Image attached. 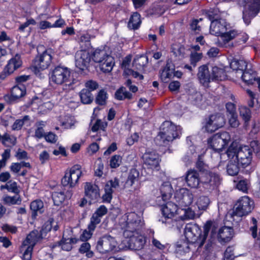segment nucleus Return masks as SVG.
I'll return each mask as SVG.
<instances>
[{"label": "nucleus", "mask_w": 260, "mask_h": 260, "mask_svg": "<svg viewBox=\"0 0 260 260\" xmlns=\"http://www.w3.org/2000/svg\"><path fill=\"white\" fill-rule=\"evenodd\" d=\"M30 120L28 115L23 116L21 119H18L15 121L12 126V128L14 131H18L21 129L22 126L26 123L28 122Z\"/></svg>", "instance_id": "nucleus-43"}, {"label": "nucleus", "mask_w": 260, "mask_h": 260, "mask_svg": "<svg viewBox=\"0 0 260 260\" xmlns=\"http://www.w3.org/2000/svg\"><path fill=\"white\" fill-rule=\"evenodd\" d=\"M52 59V51L46 49L36 56L34 62V67L38 71H44L49 67Z\"/></svg>", "instance_id": "nucleus-13"}, {"label": "nucleus", "mask_w": 260, "mask_h": 260, "mask_svg": "<svg viewBox=\"0 0 260 260\" xmlns=\"http://www.w3.org/2000/svg\"><path fill=\"white\" fill-rule=\"evenodd\" d=\"M172 52L178 59H181L187 54V49L180 43H174L172 46Z\"/></svg>", "instance_id": "nucleus-31"}, {"label": "nucleus", "mask_w": 260, "mask_h": 260, "mask_svg": "<svg viewBox=\"0 0 260 260\" xmlns=\"http://www.w3.org/2000/svg\"><path fill=\"white\" fill-rule=\"evenodd\" d=\"M210 203V200L208 197L202 196L198 198L196 205L199 210H205L208 208Z\"/></svg>", "instance_id": "nucleus-40"}, {"label": "nucleus", "mask_w": 260, "mask_h": 260, "mask_svg": "<svg viewBox=\"0 0 260 260\" xmlns=\"http://www.w3.org/2000/svg\"><path fill=\"white\" fill-rule=\"evenodd\" d=\"M9 191L18 194L19 192V190L17 187V183L12 180L7 182L5 186Z\"/></svg>", "instance_id": "nucleus-53"}, {"label": "nucleus", "mask_w": 260, "mask_h": 260, "mask_svg": "<svg viewBox=\"0 0 260 260\" xmlns=\"http://www.w3.org/2000/svg\"><path fill=\"white\" fill-rule=\"evenodd\" d=\"M115 96L118 100H123L125 99H131L132 94L128 92L125 88L121 87L116 91Z\"/></svg>", "instance_id": "nucleus-42"}, {"label": "nucleus", "mask_w": 260, "mask_h": 260, "mask_svg": "<svg viewBox=\"0 0 260 260\" xmlns=\"http://www.w3.org/2000/svg\"><path fill=\"white\" fill-rule=\"evenodd\" d=\"M217 226L211 221H208L203 226L204 231L201 233L199 226L196 224H188L184 229V235L187 241L191 246L201 247L205 243L210 234V238L208 239V243L206 245L207 249L211 246L214 238Z\"/></svg>", "instance_id": "nucleus-1"}, {"label": "nucleus", "mask_w": 260, "mask_h": 260, "mask_svg": "<svg viewBox=\"0 0 260 260\" xmlns=\"http://www.w3.org/2000/svg\"><path fill=\"white\" fill-rule=\"evenodd\" d=\"M43 202L41 200H36L32 202L30 204V209L35 212H39L42 213L43 212Z\"/></svg>", "instance_id": "nucleus-51"}, {"label": "nucleus", "mask_w": 260, "mask_h": 260, "mask_svg": "<svg viewBox=\"0 0 260 260\" xmlns=\"http://www.w3.org/2000/svg\"><path fill=\"white\" fill-rule=\"evenodd\" d=\"M173 188L169 182H164L160 187L161 199L164 201L169 200L172 194Z\"/></svg>", "instance_id": "nucleus-33"}, {"label": "nucleus", "mask_w": 260, "mask_h": 260, "mask_svg": "<svg viewBox=\"0 0 260 260\" xmlns=\"http://www.w3.org/2000/svg\"><path fill=\"white\" fill-rule=\"evenodd\" d=\"M94 231H91L90 229L85 230L80 236V239L82 241H86L91 237Z\"/></svg>", "instance_id": "nucleus-61"}, {"label": "nucleus", "mask_w": 260, "mask_h": 260, "mask_svg": "<svg viewBox=\"0 0 260 260\" xmlns=\"http://www.w3.org/2000/svg\"><path fill=\"white\" fill-rule=\"evenodd\" d=\"M212 81H222L226 78L225 70L216 66L212 67Z\"/></svg>", "instance_id": "nucleus-32"}, {"label": "nucleus", "mask_w": 260, "mask_h": 260, "mask_svg": "<svg viewBox=\"0 0 260 260\" xmlns=\"http://www.w3.org/2000/svg\"><path fill=\"white\" fill-rule=\"evenodd\" d=\"M174 199L179 206L181 207H186L192 203L193 196L190 190L187 188H182L176 190Z\"/></svg>", "instance_id": "nucleus-15"}, {"label": "nucleus", "mask_w": 260, "mask_h": 260, "mask_svg": "<svg viewBox=\"0 0 260 260\" xmlns=\"http://www.w3.org/2000/svg\"><path fill=\"white\" fill-rule=\"evenodd\" d=\"M189 243L185 241H178L176 245V252L179 255H183L188 252L190 248V245H191V243L189 244Z\"/></svg>", "instance_id": "nucleus-35"}, {"label": "nucleus", "mask_w": 260, "mask_h": 260, "mask_svg": "<svg viewBox=\"0 0 260 260\" xmlns=\"http://www.w3.org/2000/svg\"><path fill=\"white\" fill-rule=\"evenodd\" d=\"M16 138L13 136L6 133L3 136L2 143L6 147H12L16 144Z\"/></svg>", "instance_id": "nucleus-44"}, {"label": "nucleus", "mask_w": 260, "mask_h": 260, "mask_svg": "<svg viewBox=\"0 0 260 260\" xmlns=\"http://www.w3.org/2000/svg\"><path fill=\"white\" fill-rule=\"evenodd\" d=\"M141 178L139 171L136 168L131 169L128 173L125 184L128 186H132L138 182Z\"/></svg>", "instance_id": "nucleus-30"}, {"label": "nucleus", "mask_w": 260, "mask_h": 260, "mask_svg": "<svg viewBox=\"0 0 260 260\" xmlns=\"http://www.w3.org/2000/svg\"><path fill=\"white\" fill-rule=\"evenodd\" d=\"M182 128L179 125H176L169 121H166L162 123L160 128V132L156 138L162 142L159 145H166L168 143L179 138L181 135Z\"/></svg>", "instance_id": "nucleus-5"}, {"label": "nucleus", "mask_w": 260, "mask_h": 260, "mask_svg": "<svg viewBox=\"0 0 260 260\" xmlns=\"http://www.w3.org/2000/svg\"><path fill=\"white\" fill-rule=\"evenodd\" d=\"M36 21L33 18L27 19L26 21L20 24L18 28V30L20 32H24L25 29L29 25H36Z\"/></svg>", "instance_id": "nucleus-59"}, {"label": "nucleus", "mask_w": 260, "mask_h": 260, "mask_svg": "<svg viewBox=\"0 0 260 260\" xmlns=\"http://www.w3.org/2000/svg\"><path fill=\"white\" fill-rule=\"evenodd\" d=\"M107 208L104 205H101L93 214L101 219L107 213Z\"/></svg>", "instance_id": "nucleus-60"}, {"label": "nucleus", "mask_w": 260, "mask_h": 260, "mask_svg": "<svg viewBox=\"0 0 260 260\" xmlns=\"http://www.w3.org/2000/svg\"><path fill=\"white\" fill-rule=\"evenodd\" d=\"M144 163L152 170H158L159 157L158 155L154 152H146L143 155Z\"/></svg>", "instance_id": "nucleus-19"}, {"label": "nucleus", "mask_w": 260, "mask_h": 260, "mask_svg": "<svg viewBox=\"0 0 260 260\" xmlns=\"http://www.w3.org/2000/svg\"><path fill=\"white\" fill-rule=\"evenodd\" d=\"M119 225L123 231L125 237H129L137 234L140 231L144 225V221L142 217L135 212H129L124 214L119 219Z\"/></svg>", "instance_id": "nucleus-3"}, {"label": "nucleus", "mask_w": 260, "mask_h": 260, "mask_svg": "<svg viewBox=\"0 0 260 260\" xmlns=\"http://www.w3.org/2000/svg\"><path fill=\"white\" fill-rule=\"evenodd\" d=\"M108 55L104 49H96L92 54V59L96 63L101 62Z\"/></svg>", "instance_id": "nucleus-39"}, {"label": "nucleus", "mask_w": 260, "mask_h": 260, "mask_svg": "<svg viewBox=\"0 0 260 260\" xmlns=\"http://www.w3.org/2000/svg\"><path fill=\"white\" fill-rule=\"evenodd\" d=\"M100 68L105 73L110 72L114 66V58L108 54L101 62H99Z\"/></svg>", "instance_id": "nucleus-29"}, {"label": "nucleus", "mask_w": 260, "mask_h": 260, "mask_svg": "<svg viewBox=\"0 0 260 260\" xmlns=\"http://www.w3.org/2000/svg\"><path fill=\"white\" fill-rule=\"evenodd\" d=\"M80 97L82 103L90 104L93 100V96L91 92L87 89H83L80 92Z\"/></svg>", "instance_id": "nucleus-38"}, {"label": "nucleus", "mask_w": 260, "mask_h": 260, "mask_svg": "<svg viewBox=\"0 0 260 260\" xmlns=\"http://www.w3.org/2000/svg\"><path fill=\"white\" fill-rule=\"evenodd\" d=\"M234 250L233 247H229L224 252L223 260H233Z\"/></svg>", "instance_id": "nucleus-64"}, {"label": "nucleus", "mask_w": 260, "mask_h": 260, "mask_svg": "<svg viewBox=\"0 0 260 260\" xmlns=\"http://www.w3.org/2000/svg\"><path fill=\"white\" fill-rule=\"evenodd\" d=\"M178 206L172 202L162 205L161 212L165 218H172L178 212Z\"/></svg>", "instance_id": "nucleus-26"}, {"label": "nucleus", "mask_w": 260, "mask_h": 260, "mask_svg": "<svg viewBox=\"0 0 260 260\" xmlns=\"http://www.w3.org/2000/svg\"><path fill=\"white\" fill-rule=\"evenodd\" d=\"M40 233L37 230L31 232L27 236L20 247V252L22 254L21 257L23 260H31L34 247L40 239Z\"/></svg>", "instance_id": "nucleus-6"}, {"label": "nucleus", "mask_w": 260, "mask_h": 260, "mask_svg": "<svg viewBox=\"0 0 260 260\" xmlns=\"http://www.w3.org/2000/svg\"><path fill=\"white\" fill-rule=\"evenodd\" d=\"M3 201L5 204L8 205H19L21 202L20 198L17 195L13 197L6 196L4 197Z\"/></svg>", "instance_id": "nucleus-45"}, {"label": "nucleus", "mask_w": 260, "mask_h": 260, "mask_svg": "<svg viewBox=\"0 0 260 260\" xmlns=\"http://www.w3.org/2000/svg\"><path fill=\"white\" fill-rule=\"evenodd\" d=\"M226 154L229 159L235 162L237 160L238 164L243 168L249 166L252 158V151L247 145L236 148L233 144L228 149Z\"/></svg>", "instance_id": "nucleus-4"}, {"label": "nucleus", "mask_w": 260, "mask_h": 260, "mask_svg": "<svg viewBox=\"0 0 260 260\" xmlns=\"http://www.w3.org/2000/svg\"><path fill=\"white\" fill-rule=\"evenodd\" d=\"M219 175L213 170H207L202 173L201 183L208 191L215 189L220 183Z\"/></svg>", "instance_id": "nucleus-7"}, {"label": "nucleus", "mask_w": 260, "mask_h": 260, "mask_svg": "<svg viewBox=\"0 0 260 260\" xmlns=\"http://www.w3.org/2000/svg\"><path fill=\"white\" fill-rule=\"evenodd\" d=\"M71 72L66 67L57 66L51 72L50 81L57 85L67 83L70 78Z\"/></svg>", "instance_id": "nucleus-11"}, {"label": "nucleus", "mask_w": 260, "mask_h": 260, "mask_svg": "<svg viewBox=\"0 0 260 260\" xmlns=\"http://www.w3.org/2000/svg\"><path fill=\"white\" fill-rule=\"evenodd\" d=\"M119 186L118 180L116 178L112 179L106 183L105 186V194L103 196V200L109 202L112 198V193L114 189Z\"/></svg>", "instance_id": "nucleus-25"}, {"label": "nucleus", "mask_w": 260, "mask_h": 260, "mask_svg": "<svg viewBox=\"0 0 260 260\" xmlns=\"http://www.w3.org/2000/svg\"><path fill=\"white\" fill-rule=\"evenodd\" d=\"M243 12L244 22L248 25L251 18L254 17L260 10V0H250L245 5Z\"/></svg>", "instance_id": "nucleus-14"}, {"label": "nucleus", "mask_w": 260, "mask_h": 260, "mask_svg": "<svg viewBox=\"0 0 260 260\" xmlns=\"http://www.w3.org/2000/svg\"><path fill=\"white\" fill-rule=\"evenodd\" d=\"M107 126V123L106 122L98 119L91 126V129L93 132H97L99 130L105 131Z\"/></svg>", "instance_id": "nucleus-50"}, {"label": "nucleus", "mask_w": 260, "mask_h": 260, "mask_svg": "<svg viewBox=\"0 0 260 260\" xmlns=\"http://www.w3.org/2000/svg\"><path fill=\"white\" fill-rule=\"evenodd\" d=\"M231 141L229 133L223 132L217 133L208 140V144L213 150L220 151L226 146Z\"/></svg>", "instance_id": "nucleus-9"}, {"label": "nucleus", "mask_w": 260, "mask_h": 260, "mask_svg": "<svg viewBox=\"0 0 260 260\" xmlns=\"http://www.w3.org/2000/svg\"><path fill=\"white\" fill-rule=\"evenodd\" d=\"M202 58V53L199 52H191L190 55V63L193 67L196 66V63Z\"/></svg>", "instance_id": "nucleus-54"}, {"label": "nucleus", "mask_w": 260, "mask_h": 260, "mask_svg": "<svg viewBox=\"0 0 260 260\" xmlns=\"http://www.w3.org/2000/svg\"><path fill=\"white\" fill-rule=\"evenodd\" d=\"M148 62V58L145 55L137 56L134 59L133 66L139 71L143 70L144 67Z\"/></svg>", "instance_id": "nucleus-36"}, {"label": "nucleus", "mask_w": 260, "mask_h": 260, "mask_svg": "<svg viewBox=\"0 0 260 260\" xmlns=\"http://www.w3.org/2000/svg\"><path fill=\"white\" fill-rule=\"evenodd\" d=\"M197 76L200 82L205 86L212 81V72H210L207 65H203L199 68Z\"/></svg>", "instance_id": "nucleus-22"}, {"label": "nucleus", "mask_w": 260, "mask_h": 260, "mask_svg": "<svg viewBox=\"0 0 260 260\" xmlns=\"http://www.w3.org/2000/svg\"><path fill=\"white\" fill-rule=\"evenodd\" d=\"M230 160L227 166V173L229 175L235 176L238 174L239 171V166L237 160L235 162L233 159H230Z\"/></svg>", "instance_id": "nucleus-37"}, {"label": "nucleus", "mask_w": 260, "mask_h": 260, "mask_svg": "<svg viewBox=\"0 0 260 260\" xmlns=\"http://www.w3.org/2000/svg\"><path fill=\"white\" fill-rule=\"evenodd\" d=\"M202 19H200L199 20L194 19L192 21L190 24V29L192 31H194L195 33H199L201 31V26L198 24L199 21H201Z\"/></svg>", "instance_id": "nucleus-62"}, {"label": "nucleus", "mask_w": 260, "mask_h": 260, "mask_svg": "<svg viewBox=\"0 0 260 260\" xmlns=\"http://www.w3.org/2000/svg\"><path fill=\"white\" fill-rule=\"evenodd\" d=\"M101 221V218L93 214L90 218V223L88 225V229H90L91 231H94L96 225L100 223Z\"/></svg>", "instance_id": "nucleus-56"}, {"label": "nucleus", "mask_w": 260, "mask_h": 260, "mask_svg": "<svg viewBox=\"0 0 260 260\" xmlns=\"http://www.w3.org/2000/svg\"><path fill=\"white\" fill-rule=\"evenodd\" d=\"M22 65V60L20 55L16 54L10 59L5 66L3 71L0 74V78L5 79L7 76L12 74Z\"/></svg>", "instance_id": "nucleus-17"}, {"label": "nucleus", "mask_w": 260, "mask_h": 260, "mask_svg": "<svg viewBox=\"0 0 260 260\" xmlns=\"http://www.w3.org/2000/svg\"><path fill=\"white\" fill-rule=\"evenodd\" d=\"M185 180L188 186L196 188L201 183V177L197 171L190 170L186 174Z\"/></svg>", "instance_id": "nucleus-24"}, {"label": "nucleus", "mask_w": 260, "mask_h": 260, "mask_svg": "<svg viewBox=\"0 0 260 260\" xmlns=\"http://www.w3.org/2000/svg\"><path fill=\"white\" fill-rule=\"evenodd\" d=\"M96 248L101 253L116 251L118 249V243L114 237L106 234L98 239Z\"/></svg>", "instance_id": "nucleus-8"}, {"label": "nucleus", "mask_w": 260, "mask_h": 260, "mask_svg": "<svg viewBox=\"0 0 260 260\" xmlns=\"http://www.w3.org/2000/svg\"><path fill=\"white\" fill-rule=\"evenodd\" d=\"M108 97L107 92L105 90L102 89L98 92L95 99V102L98 105H104L106 103Z\"/></svg>", "instance_id": "nucleus-48"}, {"label": "nucleus", "mask_w": 260, "mask_h": 260, "mask_svg": "<svg viewBox=\"0 0 260 260\" xmlns=\"http://www.w3.org/2000/svg\"><path fill=\"white\" fill-rule=\"evenodd\" d=\"M54 204L56 206H59L64 200L65 196L63 192L54 191L52 194Z\"/></svg>", "instance_id": "nucleus-46"}, {"label": "nucleus", "mask_w": 260, "mask_h": 260, "mask_svg": "<svg viewBox=\"0 0 260 260\" xmlns=\"http://www.w3.org/2000/svg\"><path fill=\"white\" fill-rule=\"evenodd\" d=\"M239 114L245 122V126H247V123L251 118V111L245 106H241L239 108Z\"/></svg>", "instance_id": "nucleus-41"}, {"label": "nucleus", "mask_w": 260, "mask_h": 260, "mask_svg": "<svg viewBox=\"0 0 260 260\" xmlns=\"http://www.w3.org/2000/svg\"><path fill=\"white\" fill-rule=\"evenodd\" d=\"M229 117V123L232 127H237L240 124L239 121L238 119L237 114L234 115H228Z\"/></svg>", "instance_id": "nucleus-58"}, {"label": "nucleus", "mask_w": 260, "mask_h": 260, "mask_svg": "<svg viewBox=\"0 0 260 260\" xmlns=\"http://www.w3.org/2000/svg\"><path fill=\"white\" fill-rule=\"evenodd\" d=\"M225 124L224 116L220 114L211 115L206 120L204 126L205 130L209 133H212L222 127Z\"/></svg>", "instance_id": "nucleus-16"}, {"label": "nucleus", "mask_w": 260, "mask_h": 260, "mask_svg": "<svg viewBox=\"0 0 260 260\" xmlns=\"http://www.w3.org/2000/svg\"><path fill=\"white\" fill-rule=\"evenodd\" d=\"M90 61V56L88 51L84 50L78 51L75 55V64L79 70L86 69Z\"/></svg>", "instance_id": "nucleus-18"}, {"label": "nucleus", "mask_w": 260, "mask_h": 260, "mask_svg": "<svg viewBox=\"0 0 260 260\" xmlns=\"http://www.w3.org/2000/svg\"><path fill=\"white\" fill-rule=\"evenodd\" d=\"M141 22L140 15L135 12L131 16L127 26L131 29H137L140 27Z\"/></svg>", "instance_id": "nucleus-34"}, {"label": "nucleus", "mask_w": 260, "mask_h": 260, "mask_svg": "<svg viewBox=\"0 0 260 260\" xmlns=\"http://www.w3.org/2000/svg\"><path fill=\"white\" fill-rule=\"evenodd\" d=\"M254 208V202L247 196L240 198L235 204L234 213L242 217L246 215L251 212Z\"/></svg>", "instance_id": "nucleus-10"}, {"label": "nucleus", "mask_w": 260, "mask_h": 260, "mask_svg": "<svg viewBox=\"0 0 260 260\" xmlns=\"http://www.w3.org/2000/svg\"><path fill=\"white\" fill-rule=\"evenodd\" d=\"M126 238L129 239L128 242L130 248L136 250L142 249L146 243V238L140 234V231L137 232V234L134 233V235Z\"/></svg>", "instance_id": "nucleus-21"}, {"label": "nucleus", "mask_w": 260, "mask_h": 260, "mask_svg": "<svg viewBox=\"0 0 260 260\" xmlns=\"http://www.w3.org/2000/svg\"><path fill=\"white\" fill-rule=\"evenodd\" d=\"M85 88L91 92L96 90L99 87L98 83L94 80H90L87 81L85 83Z\"/></svg>", "instance_id": "nucleus-57"}, {"label": "nucleus", "mask_w": 260, "mask_h": 260, "mask_svg": "<svg viewBox=\"0 0 260 260\" xmlns=\"http://www.w3.org/2000/svg\"><path fill=\"white\" fill-rule=\"evenodd\" d=\"M61 249L65 251H70L72 248L71 243L67 239L63 238L60 243Z\"/></svg>", "instance_id": "nucleus-63"}, {"label": "nucleus", "mask_w": 260, "mask_h": 260, "mask_svg": "<svg viewBox=\"0 0 260 260\" xmlns=\"http://www.w3.org/2000/svg\"><path fill=\"white\" fill-rule=\"evenodd\" d=\"M37 128L35 133V137L38 139H41L44 137L45 133L43 127L45 126L44 122L40 121L36 123Z\"/></svg>", "instance_id": "nucleus-49"}, {"label": "nucleus", "mask_w": 260, "mask_h": 260, "mask_svg": "<svg viewBox=\"0 0 260 260\" xmlns=\"http://www.w3.org/2000/svg\"><path fill=\"white\" fill-rule=\"evenodd\" d=\"M26 93V88L23 84H17L14 86L11 90V95H6L5 100L10 103L21 98Z\"/></svg>", "instance_id": "nucleus-23"}, {"label": "nucleus", "mask_w": 260, "mask_h": 260, "mask_svg": "<svg viewBox=\"0 0 260 260\" xmlns=\"http://www.w3.org/2000/svg\"><path fill=\"white\" fill-rule=\"evenodd\" d=\"M122 157L120 155H114L110 160V166L111 168H116L120 165Z\"/></svg>", "instance_id": "nucleus-52"}, {"label": "nucleus", "mask_w": 260, "mask_h": 260, "mask_svg": "<svg viewBox=\"0 0 260 260\" xmlns=\"http://www.w3.org/2000/svg\"><path fill=\"white\" fill-rule=\"evenodd\" d=\"M104 168V164L102 162L101 158H98L96 162V166L95 170V175L98 177H101L103 174Z\"/></svg>", "instance_id": "nucleus-55"}, {"label": "nucleus", "mask_w": 260, "mask_h": 260, "mask_svg": "<svg viewBox=\"0 0 260 260\" xmlns=\"http://www.w3.org/2000/svg\"><path fill=\"white\" fill-rule=\"evenodd\" d=\"M174 67L170 63H167L166 66L160 72V78L163 82H168L173 77Z\"/></svg>", "instance_id": "nucleus-28"}, {"label": "nucleus", "mask_w": 260, "mask_h": 260, "mask_svg": "<svg viewBox=\"0 0 260 260\" xmlns=\"http://www.w3.org/2000/svg\"><path fill=\"white\" fill-rule=\"evenodd\" d=\"M84 189L85 196L89 200L90 203L95 202L100 198V190L96 185L86 182Z\"/></svg>", "instance_id": "nucleus-20"}, {"label": "nucleus", "mask_w": 260, "mask_h": 260, "mask_svg": "<svg viewBox=\"0 0 260 260\" xmlns=\"http://www.w3.org/2000/svg\"><path fill=\"white\" fill-rule=\"evenodd\" d=\"M250 186V181L247 179L240 180L237 184V189L244 193L247 192Z\"/></svg>", "instance_id": "nucleus-47"}, {"label": "nucleus", "mask_w": 260, "mask_h": 260, "mask_svg": "<svg viewBox=\"0 0 260 260\" xmlns=\"http://www.w3.org/2000/svg\"><path fill=\"white\" fill-rule=\"evenodd\" d=\"M233 235V230L231 227L223 226L219 230L218 239L220 243L228 242L232 239Z\"/></svg>", "instance_id": "nucleus-27"}, {"label": "nucleus", "mask_w": 260, "mask_h": 260, "mask_svg": "<svg viewBox=\"0 0 260 260\" xmlns=\"http://www.w3.org/2000/svg\"><path fill=\"white\" fill-rule=\"evenodd\" d=\"M81 175V166L75 165L71 168L69 172H66L61 180V183L64 186L73 187L77 184Z\"/></svg>", "instance_id": "nucleus-12"}, {"label": "nucleus", "mask_w": 260, "mask_h": 260, "mask_svg": "<svg viewBox=\"0 0 260 260\" xmlns=\"http://www.w3.org/2000/svg\"><path fill=\"white\" fill-rule=\"evenodd\" d=\"M210 32L211 34L220 37L223 45L238 37L239 43H244L248 39V35L236 29L228 31L227 23L224 19H215L211 21Z\"/></svg>", "instance_id": "nucleus-2"}]
</instances>
